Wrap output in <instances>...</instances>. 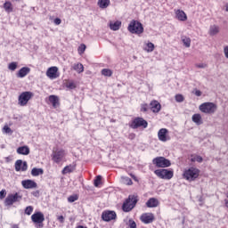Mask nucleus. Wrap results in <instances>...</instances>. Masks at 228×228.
I'll list each match as a JSON object with an SVG mask.
<instances>
[{
    "instance_id": "nucleus-32",
    "label": "nucleus",
    "mask_w": 228,
    "mask_h": 228,
    "mask_svg": "<svg viewBox=\"0 0 228 228\" xmlns=\"http://www.w3.org/2000/svg\"><path fill=\"white\" fill-rule=\"evenodd\" d=\"M102 76H105L106 77H111L113 76V71L110 69H102Z\"/></svg>"
},
{
    "instance_id": "nucleus-36",
    "label": "nucleus",
    "mask_w": 228,
    "mask_h": 228,
    "mask_svg": "<svg viewBox=\"0 0 228 228\" xmlns=\"http://www.w3.org/2000/svg\"><path fill=\"white\" fill-rule=\"evenodd\" d=\"M21 168H22V160L18 159L15 162V170L16 172H20Z\"/></svg>"
},
{
    "instance_id": "nucleus-6",
    "label": "nucleus",
    "mask_w": 228,
    "mask_h": 228,
    "mask_svg": "<svg viewBox=\"0 0 228 228\" xmlns=\"http://www.w3.org/2000/svg\"><path fill=\"white\" fill-rule=\"evenodd\" d=\"M200 111L211 115L216 111V104L213 102H205L200 106Z\"/></svg>"
},
{
    "instance_id": "nucleus-15",
    "label": "nucleus",
    "mask_w": 228,
    "mask_h": 228,
    "mask_svg": "<svg viewBox=\"0 0 228 228\" xmlns=\"http://www.w3.org/2000/svg\"><path fill=\"white\" fill-rule=\"evenodd\" d=\"M142 224H152L154 222V214L145 213L141 216Z\"/></svg>"
},
{
    "instance_id": "nucleus-48",
    "label": "nucleus",
    "mask_w": 228,
    "mask_h": 228,
    "mask_svg": "<svg viewBox=\"0 0 228 228\" xmlns=\"http://www.w3.org/2000/svg\"><path fill=\"white\" fill-rule=\"evenodd\" d=\"M4 197H6V190H2L0 191V200L4 199Z\"/></svg>"
},
{
    "instance_id": "nucleus-33",
    "label": "nucleus",
    "mask_w": 228,
    "mask_h": 228,
    "mask_svg": "<svg viewBox=\"0 0 228 228\" xmlns=\"http://www.w3.org/2000/svg\"><path fill=\"white\" fill-rule=\"evenodd\" d=\"M203 160H204V159H202V157H201V156H199V155H194V156H191V161L192 163H195V162H197V163H202Z\"/></svg>"
},
{
    "instance_id": "nucleus-52",
    "label": "nucleus",
    "mask_w": 228,
    "mask_h": 228,
    "mask_svg": "<svg viewBox=\"0 0 228 228\" xmlns=\"http://www.w3.org/2000/svg\"><path fill=\"white\" fill-rule=\"evenodd\" d=\"M196 67L198 69H206V64L204 63L196 64Z\"/></svg>"
},
{
    "instance_id": "nucleus-49",
    "label": "nucleus",
    "mask_w": 228,
    "mask_h": 228,
    "mask_svg": "<svg viewBox=\"0 0 228 228\" xmlns=\"http://www.w3.org/2000/svg\"><path fill=\"white\" fill-rule=\"evenodd\" d=\"M53 22H54V25H55V26H60V24H61V19L56 18V19L53 20Z\"/></svg>"
},
{
    "instance_id": "nucleus-13",
    "label": "nucleus",
    "mask_w": 228,
    "mask_h": 228,
    "mask_svg": "<svg viewBox=\"0 0 228 228\" xmlns=\"http://www.w3.org/2000/svg\"><path fill=\"white\" fill-rule=\"evenodd\" d=\"M31 220L34 224H44L45 217L42 212H36L31 216Z\"/></svg>"
},
{
    "instance_id": "nucleus-50",
    "label": "nucleus",
    "mask_w": 228,
    "mask_h": 228,
    "mask_svg": "<svg viewBox=\"0 0 228 228\" xmlns=\"http://www.w3.org/2000/svg\"><path fill=\"white\" fill-rule=\"evenodd\" d=\"M129 227L130 228H136V223L134 221H129Z\"/></svg>"
},
{
    "instance_id": "nucleus-40",
    "label": "nucleus",
    "mask_w": 228,
    "mask_h": 228,
    "mask_svg": "<svg viewBox=\"0 0 228 228\" xmlns=\"http://www.w3.org/2000/svg\"><path fill=\"white\" fill-rule=\"evenodd\" d=\"M175 99L176 102H183L184 101V96H183V94H176Z\"/></svg>"
},
{
    "instance_id": "nucleus-4",
    "label": "nucleus",
    "mask_w": 228,
    "mask_h": 228,
    "mask_svg": "<svg viewBox=\"0 0 228 228\" xmlns=\"http://www.w3.org/2000/svg\"><path fill=\"white\" fill-rule=\"evenodd\" d=\"M128 31L135 35L143 33V26L137 20H132L128 25Z\"/></svg>"
},
{
    "instance_id": "nucleus-39",
    "label": "nucleus",
    "mask_w": 228,
    "mask_h": 228,
    "mask_svg": "<svg viewBox=\"0 0 228 228\" xmlns=\"http://www.w3.org/2000/svg\"><path fill=\"white\" fill-rule=\"evenodd\" d=\"M17 66H18V63L17 62H11L9 65H8V69L9 70H17Z\"/></svg>"
},
{
    "instance_id": "nucleus-25",
    "label": "nucleus",
    "mask_w": 228,
    "mask_h": 228,
    "mask_svg": "<svg viewBox=\"0 0 228 228\" xmlns=\"http://www.w3.org/2000/svg\"><path fill=\"white\" fill-rule=\"evenodd\" d=\"M220 32V27L216 26V25H211L209 28V35L211 37H215V35H218V33Z\"/></svg>"
},
{
    "instance_id": "nucleus-22",
    "label": "nucleus",
    "mask_w": 228,
    "mask_h": 228,
    "mask_svg": "<svg viewBox=\"0 0 228 228\" xmlns=\"http://www.w3.org/2000/svg\"><path fill=\"white\" fill-rule=\"evenodd\" d=\"M147 208H158L159 206V200L156 198H151L146 202Z\"/></svg>"
},
{
    "instance_id": "nucleus-11",
    "label": "nucleus",
    "mask_w": 228,
    "mask_h": 228,
    "mask_svg": "<svg viewBox=\"0 0 228 228\" xmlns=\"http://www.w3.org/2000/svg\"><path fill=\"white\" fill-rule=\"evenodd\" d=\"M102 218L104 222H111V220H115V218H117V213L111 210L103 211Z\"/></svg>"
},
{
    "instance_id": "nucleus-31",
    "label": "nucleus",
    "mask_w": 228,
    "mask_h": 228,
    "mask_svg": "<svg viewBox=\"0 0 228 228\" xmlns=\"http://www.w3.org/2000/svg\"><path fill=\"white\" fill-rule=\"evenodd\" d=\"M182 42L185 47H190V45H191V39H190V37L183 36Z\"/></svg>"
},
{
    "instance_id": "nucleus-34",
    "label": "nucleus",
    "mask_w": 228,
    "mask_h": 228,
    "mask_svg": "<svg viewBox=\"0 0 228 228\" xmlns=\"http://www.w3.org/2000/svg\"><path fill=\"white\" fill-rule=\"evenodd\" d=\"M121 182L123 183V184H126L127 186H131V184H133V180H131V178L127 176H122Z\"/></svg>"
},
{
    "instance_id": "nucleus-54",
    "label": "nucleus",
    "mask_w": 228,
    "mask_h": 228,
    "mask_svg": "<svg viewBox=\"0 0 228 228\" xmlns=\"http://www.w3.org/2000/svg\"><path fill=\"white\" fill-rule=\"evenodd\" d=\"M129 138H130L131 140H133V138H134V134H131L129 135Z\"/></svg>"
},
{
    "instance_id": "nucleus-44",
    "label": "nucleus",
    "mask_w": 228,
    "mask_h": 228,
    "mask_svg": "<svg viewBox=\"0 0 228 228\" xmlns=\"http://www.w3.org/2000/svg\"><path fill=\"white\" fill-rule=\"evenodd\" d=\"M149 110V105L147 103H143L141 105V111L146 112Z\"/></svg>"
},
{
    "instance_id": "nucleus-57",
    "label": "nucleus",
    "mask_w": 228,
    "mask_h": 228,
    "mask_svg": "<svg viewBox=\"0 0 228 228\" xmlns=\"http://www.w3.org/2000/svg\"><path fill=\"white\" fill-rule=\"evenodd\" d=\"M33 195H37V192H34Z\"/></svg>"
},
{
    "instance_id": "nucleus-43",
    "label": "nucleus",
    "mask_w": 228,
    "mask_h": 228,
    "mask_svg": "<svg viewBox=\"0 0 228 228\" xmlns=\"http://www.w3.org/2000/svg\"><path fill=\"white\" fill-rule=\"evenodd\" d=\"M31 213H33V207L32 206H28L25 208V215H31Z\"/></svg>"
},
{
    "instance_id": "nucleus-41",
    "label": "nucleus",
    "mask_w": 228,
    "mask_h": 228,
    "mask_svg": "<svg viewBox=\"0 0 228 228\" xmlns=\"http://www.w3.org/2000/svg\"><path fill=\"white\" fill-rule=\"evenodd\" d=\"M102 179V176L97 175L95 180H94V186L97 188L99 184H101V181Z\"/></svg>"
},
{
    "instance_id": "nucleus-42",
    "label": "nucleus",
    "mask_w": 228,
    "mask_h": 228,
    "mask_svg": "<svg viewBox=\"0 0 228 228\" xmlns=\"http://www.w3.org/2000/svg\"><path fill=\"white\" fill-rule=\"evenodd\" d=\"M66 87H68L69 90H74V88H76V84L74 82H68Z\"/></svg>"
},
{
    "instance_id": "nucleus-46",
    "label": "nucleus",
    "mask_w": 228,
    "mask_h": 228,
    "mask_svg": "<svg viewBox=\"0 0 228 228\" xmlns=\"http://www.w3.org/2000/svg\"><path fill=\"white\" fill-rule=\"evenodd\" d=\"M86 50V45H81L78 47V52L81 53H85Z\"/></svg>"
},
{
    "instance_id": "nucleus-24",
    "label": "nucleus",
    "mask_w": 228,
    "mask_h": 228,
    "mask_svg": "<svg viewBox=\"0 0 228 228\" xmlns=\"http://www.w3.org/2000/svg\"><path fill=\"white\" fill-rule=\"evenodd\" d=\"M122 26V22L121 21H111L110 23V29H112V31H118L120 29V27Z\"/></svg>"
},
{
    "instance_id": "nucleus-30",
    "label": "nucleus",
    "mask_w": 228,
    "mask_h": 228,
    "mask_svg": "<svg viewBox=\"0 0 228 228\" xmlns=\"http://www.w3.org/2000/svg\"><path fill=\"white\" fill-rule=\"evenodd\" d=\"M4 9L7 13H12L13 12V5L10 2H5L4 4Z\"/></svg>"
},
{
    "instance_id": "nucleus-8",
    "label": "nucleus",
    "mask_w": 228,
    "mask_h": 228,
    "mask_svg": "<svg viewBox=\"0 0 228 228\" xmlns=\"http://www.w3.org/2000/svg\"><path fill=\"white\" fill-rule=\"evenodd\" d=\"M33 97V93L31 92H23L20 94L18 98V104L20 106H26L28 102H29V100Z\"/></svg>"
},
{
    "instance_id": "nucleus-20",
    "label": "nucleus",
    "mask_w": 228,
    "mask_h": 228,
    "mask_svg": "<svg viewBox=\"0 0 228 228\" xmlns=\"http://www.w3.org/2000/svg\"><path fill=\"white\" fill-rule=\"evenodd\" d=\"M49 102L53 106V108H58L60 106V98L58 96L52 94L48 97Z\"/></svg>"
},
{
    "instance_id": "nucleus-51",
    "label": "nucleus",
    "mask_w": 228,
    "mask_h": 228,
    "mask_svg": "<svg viewBox=\"0 0 228 228\" xmlns=\"http://www.w3.org/2000/svg\"><path fill=\"white\" fill-rule=\"evenodd\" d=\"M57 220L61 223L63 224L65 222V217H63V216H59L57 217Z\"/></svg>"
},
{
    "instance_id": "nucleus-21",
    "label": "nucleus",
    "mask_w": 228,
    "mask_h": 228,
    "mask_svg": "<svg viewBox=\"0 0 228 228\" xmlns=\"http://www.w3.org/2000/svg\"><path fill=\"white\" fill-rule=\"evenodd\" d=\"M74 170H76V164H70L69 166H66L62 171L61 174L63 175H67V174H72V172H74Z\"/></svg>"
},
{
    "instance_id": "nucleus-27",
    "label": "nucleus",
    "mask_w": 228,
    "mask_h": 228,
    "mask_svg": "<svg viewBox=\"0 0 228 228\" xmlns=\"http://www.w3.org/2000/svg\"><path fill=\"white\" fill-rule=\"evenodd\" d=\"M97 4L99 8H102V10H105V8H108L110 6V0H98Z\"/></svg>"
},
{
    "instance_id": "nucleus-55",
    "label": "nucleus",
    "mask_w": 228,
    "mask_h": 228,
    "mask_svg": "<svg viewBox=\"0 0 228 228\" xmlns=\"http://www.w3.org/2000/svg\"><path fill=\"white\" fill-rule=\"evenodd\" d=\"M12 228H19V225H18V224H13V225L12 226Z\"/></svg>"
},
{
    "instance_id": "nucleus-17",
    "label": "nucleus",
    "mask_w": 228,
    "mask_h": 228,
    "mask_svg": "<svg viewBox=\"0 0 228 228\" xmlns=\"http://www.w3.org/2000/svg\"><path fill=\"white\" fill-rule=\"evenodd\" d=\"M175 17L178 20H181L182 22L188 20V16L186 15V12L182 10L175 11Z\"/></svg>"
},
{
    "instance_id": "nucleus-29",
    "label": "nucleus",
    "mask_w": 228,
    "mask_h": 228,
    "mask_svg": "<svg viewBox=\"0 0 228 228\" xmlns=\"http://www.w3.org/2000/svg\"><path fill=\"white\" fill-rule=\"evenodd\" d=\"M43 174H44V169L42 168L34 167L31 170V175H33V177H38V175H42Z\"/></svg>"
},
{
    "instance_id": "nucleus-9",
    "label": "nucleus",
    "mask_w": 228,
    "mask_h": 228,
    "mask_svg": "<svg viewBox=\"0 0 228 228\" xmlns=\"http://www.w3.org/2000/svg\"><path fill=\"white\" fill-rule=\"evenodd\" d=\"M22 200V195H20L19 192L14 194H9L5 199V206H12L15 202H20Z\"/></svg>"
},
{
    "instance_id": "nucleus-2",
    "label": "nucleus",
    "mask_w": 228,
    "mask_h": 228,
    "mask_svg": "<svg viewBox=\"0 0 228 228\" xmlns=\"http://www.w3.org/2000/svg\"><path fill=\"white\" fill-rule=\"evenodd\" d=\"M137 202L138 199L136 198V196H129L128 199H126V201L123 203V211H125V213H129V211H132L134 208V206H136Z\"/></svg>"
},
{
    "instance_id": "nucleus-38",
    "label": "nucleus",
    "mask_w": 228,
    "mask_h": 228,
    "mask_svg": "<svg viewBox=\"0 0 228 228\" xmlns=\"http://www.w3.org/2000/svg\"><path fill=\"white\" fill-rule=\"evenodd\" d=\"M3 133H5V134H12L13 131L12 130V128H10V126H4L3 128Z\"/></svg>"
},
{
    "instance_id": "nucleus-16",
    "label": "nucleus",
    "mask_w": 228,
    "mask_h": 228,
    "mask_svg": "<svg viewBox=\"0 0 228 228\" xmlns=\"http://www.w3.org/2000/svg\"><path fill=\"white\" fill-rule=\"evenodd\" d=\"M21 186H23L25 190H33L34 188H37V184L33 180H23L21 181Z\"/></svg>"
},
{
    "instance_id": "nucleus-12",
    "label": "nucleus",
    "mask_w": 228,
    "mask_h": 228,
    "mask_svg": "<svg viewBox=\"0 0 228 228\" xmlns=\"http://www.w3.org/2000/svg\"><path fill=\"white\" fill-rule=\"evenodd\" d=\"M158 138L159 142H168L170 137L168 136V130L167 128H161L158 132Z\"/></svg>"
},
{
    "instance_id": "nucleus-5",
    "label": "nucleus",
    "mask_w": 228,
    "mask_h": 228,
    "mask_svg": "<svg viewBox=\"0 0 228 228\" xmlns=\"http://www.w3.org/2000/svg\"><path fill=\"white\" fill-rule=\"evenodd\" d=\"M152 163L157 168H167V167L172 165V163L167 159H165V157H157L152 159Z\"/></svg>"
},
{
    "instance_id": "nucleus-1",
    "label": "nucleus",
    "mask_w": 228,
    "mask_h": 228,
    "mask_svg": "<svg viewBox=\"0 0 228 228\" xmlns=\"http://www.w3.org/2000/svg\"><path fill=\"white\" fill-rule=\"evenodd\" d=\"M200 174V170H199L197 167H190L188 169H185L183 172V179H186V181H195L199 177Z\"/></svg>"
},
{
    "instance_id": "nucleus-10",
    "label": "nucleus",
    "mask_w": 228,
    "mask_h": 228,
    "mask_svg": "<svg viewBox=\"0 0 228 228\" xmlns=\"http://www.w3.org/2000/svg\"><path fill=\"white\" fill-rule=\"evenodd\" d=\"M147 126H149V124L145 119L142 118H134L130 124V127H132V129H138V127H143L146 129Z\"/></svg>"
},
{
    "instance_id": "nucleus-14",
    "label": "nucleus",
    "mask_w": 228,
    "mask_h": 228,
    "mask_svg": "<svg viewBox=\"0 0 228 228\" xmlns=\"http://www.w3.org/2000/svg\"><path fill=\"white\" fill-rule=\"evenodd\" d=\"M46 76L49 77V79H56V77H59L60 75H58V67L53 66L47 69Z\"/></svg>"
},
{
    "instance_id": "nucleus-35",
    "label": "nucleus",
    "mask_w": 228,
    "mask_h": 228,
    "mask_svg": "<svg viewBox=\"0 0 228 228\" xmlns=\"http://www.w3.org/2000/svg\"><path fill=\"white\" fill-rule=\"evenodd\" d=\"M144 51H146V53H152V51H154V45L151 42L147 43Z\"/></svg>"
},
{
    "instance_id": "nucleus-18",
    "label": "nucleus",
    "mask_w": 228,
    "mask_h": 228,
    "mask_svg": "<svg viewBox=\"0 0 228 228\" xmlns=\"http://www.w3.org/2000/svg\"><path fill=\"white\" fill-rule=\"evenodd\" d=\"M29 72H31V69L28 68V67H23L21 68L18 73L16 74L17 77H26V76H28V74H29Z\"/></svg>"
},
{
    "instance_id": "nucleus-19",
    "label": "nucleus",
    "mask_w": 228,
    "mask_h": 228,
    "mask_svg": "<svg viewBox=\"0 0 228 228\" xmlns=\"http://www.w3.org/2000/svg\"><path fill=\"white\" fill-rule=\"evenodd\" d=\"M150 106L153 113H159V111L161 110V104H159L158 101L151 102Z\"/></svg>"
},
{
    "instance_id": "nucleus-47",
    "label": "nucleus",
    "mask_w": 228,
    "mask_h": 228,
    "mask_svg": "<svg viewBox=\"0 0 228 228\" xmlns=\"http://www.w3.org/2000/svg\"><path fill=\"white\" fill-rule=\"evenodd\" d=\"M193 94L196 95V97H200V95H202V92L198 89H194Z\"/></svg>"
},
{
    "instance_id": "nucleus-28",
    "label": "nucleus",
    "mask_w": 228,
    "mask_h": 228,
    "mask_svg": "<svg viewBox=\"0 0 228 228\" xmlns=\"http://www.w3.org/2000/svg\"><path fill=\"white\" fill-rule=\"evenodd\" d=\"M73 70H76L77 74H81V72L85 71V67L81 63H76L72 66Z\"/></svg>"
},
{
    "instance_id": "nucleus-53",
    "label": "nucleus",
    "mask_w": 228,
    "mask_h": 228,
    "mask_svg": "<svg viewBox=\"0 0 228 228\" xmlns=\"http://www.w3.org/2000/svg\"><path fill=\"white\" fill-rule=\"evenodd\" d=\"M224 53L225 58L228 59V46H225V47L224 48Z\"/></svg>"
},
{
    "instance_id": "nucleus-23",
    "label": "nucleus",
    "mask_w": 228,
    "mask_h": 228,
    "mask_svg": "<svg viewBox=\"0 0 228 228\" xmlns=\"http://www.w3.org/2000/svg\"><path fill=\"white\" fill-rule=\"evenodd\" d=\"M17 154H20L21 156H28L29 154V147L21 146L16 150Z\"/></svg>"
},
{
    "instance_id": "nucleus-45",
    "label": "nucleus",
    "mask_w": 228,
    "mask_h": 228,
    "mask_svg": "<svg viewBox=\"0 0 228 228\" xmlns=\"http://www.w3.org/2000/svg\"><path fill=\"white\" fill-rule=\"evenodd\" d=\"M21 172H26V170H28V162L26 161H22V164H21Z\"/></svg>"
},
{
    "instance_id": "nucleus-7",
    "label": "nucleus",
    "mask_w": 228,
    "mask_h": 228,
    "mask_svg": "<svg viewBox=\"0 0 228 228\" xmlns=\"http://www.w3.org/2000/svg\"><path fill=\"white\" fill-rule=\"evenodd\" d=\"M67 156V152L63 149H56L53 150L52 154V159L54 163H61L62 161L63 157Z\"/></svg>"
},
{
    "instance_id": "nucleus-37",
    "label": "nucleus",
    "mask_w": 228,
    "mask_h": 228,
    "mask_svg": "<svg viewBox=\"0 0 228 228\" xmlns=\"http://www.w3.org/2000/svg\"><path fill=\"white\" fill-rule=\"evenodd\" d=\"M78 199H79V197L77 195L74 194L68 198V202L72 204V202H76V200H77Z\"/></svg>"
},
{
    "instance_id": "nucleus-26",
    "label": "nucleus",
    "mask_w": 228,
    "mask_h": 228,
    "mask_svg": "<svg viewBox=\"0 0 228 228\" xmlns=\"http://www.w3.org/2000/svg\"><path fill=\"white\" fill-rule=\"evenodd\" d=\"M191 120L196 126H200L202 124V116L200 114H194L192 115Z\"/></svg>"
},
{
    "instance_id": "nucleus-56",
    "label": "nucleus",
    "mask_w": 228,
    "mask_h": 228,
    "mask_svg": "<svg viewBox=\"0 0 228 228\" xmlns=\"http://www.w3.org/2000/svg\"><path fill=\"white\" fill-rule=\"evenodd\" d=\"M133 179H134V181H136V176H134V175H132Z\"/></svg>"
},
{
    "instance_id": "nucleus-3",
    "label": "nucleus",
    "mask_w": 228,
    "mask_h": 228,
    "mask_svg": "<svg viewBox=\"0 0 228 228\" xmlns=\"http://www.w3.org/2000/svg\"><path fill=\"white\" fill-rule=\"evenodd\" d=\"M154 174L157 177H159V179H166L167 181H170V179L174 177V171L170 169H156Z\"/></svg>"
}]
</instances>
